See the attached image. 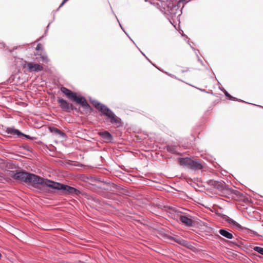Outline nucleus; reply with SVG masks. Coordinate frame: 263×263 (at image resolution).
Instances as JSON below:
<instances>
[{
  "label": "nucleus",
  "mask_w": 263,
  "mask_h": 263,
  "mask_svg": "<svg viewBox=\"0 0 263 263\" xmlns=\"http://www.w3.org/2000/svg\"><path fill=\"white\" fill-rule=\"evenodd\" d=\"M46 182V183L45 186L49 187L52 189L63 191L66 194L78 195L80 193L79 191L77 189L67 185H64L48 179H47Z\"/></svg>",
  "instance_id": "7ed1b4c3"
},
{
  "label": "nucleus",
  "mask_w": 263,
  "mask_h": 263,
  "mask_svg": "<svg viewBox=\"0 0 263 263\" xmlns=\"http://www.w3.org/2000/svg\"><path fill=\"white\" fill-rule=\"evenodd\" d=\"M73 101H74L77 102L78 104H81L83 107H84L85 109H90V106L86 101V99L83 97H77L76 95L74 97V99H73Z\"/></svg>",
  "instance_id": "423d86ee"
},
{
  "label": "nucleus",
  "mask_w": 263,
  "mask_h": 263,
  "mask_svg": "<svg viewBox=\"0 0 263 263\" xmlns=\"http://www.w3.org/2000/svg\"><path fill=\"white\" fill-rule=\"evenodd\" d=\"M61 91L64 93L68 99L72 100L76 95V93L65 87H62L61 88Z\"/></svg>",
  "instance_id": "6e6552de"
},
{
  "label": "nucleus",
  "mask_w": 263,
  "mask_h": 263,
  "mask_svg": "<svg viewBox=\"0 0 263 263\" xmlns=\"http://www.w3.org/2000/svg\"><path fill=\"white\" fill-rule=\"evenodd\" d=\"M225 95H226V96L229 97V98H232V97L231 96V95H230V94H229V93H228V92H227V91L226 92Z\"/></svg>",
  "instance_id": "4be33fe9"
},
{
  "label": "nucleus",
  "mask_w": 263,
  "mask_h": 263,
  "mask_svg": "<svg viewBox=\"0 0 263 263\" xmlns=\"http://www.w3.org/2000/svg\"><path fill=\"white\" fill-rule=\"evenodd\" d=\"M68 0H63L62 4L60 5L59 8H60L61 7H62L67 1H68Z\"/></svg>",
  "instance_id": "412c9836"
},
{
  "label": "nucleus",
  "mask_w": 263,
  "mask_h": 263,
  "mask_svg": "<svg viewBox=\"0 0 263 263\" xmlns=\"http://www.w3.org/2000/svg\"><path fill=\"white\" fill-rule=\"evenodd\" d=\"M40 58L42 60V61L43 62H45L46 63H47L49 61V60L48 59V57L46 55H42L41 54L40 55Z\"/></svg>",
  "instance_id": "6ab92c4d"
},
{
  "label": "nucleus",
  "mask_w": 263,
  "mask_h": 263,
  "mask_svg": "<svg viewBox=\"0 0 263 263\" xmlns=\"http://www.w3.org/2000/svg\"><path fill=\"white\" fill-rule=\"evenodd\" d=\"M50 130L51 132H53L55 134H57L62 137H65L66 136L65 133H64L63 132H62L61 130L57 128H50Z\"/></svg>",
  "instance_id": "4468645a"
},
{
  "label": "nucleus",
  "mask_w": 263,
  "mask_h": 263,
  "mask_svg": "<svg viewBox=\"0 0 263 263\" xmlns=\"http://www.w3.org/2000/svg\"><path fill=\"white\" fill-rule=\"evenodd\" d=\"M219 233L220 235L228 239H231L233 238V234L226 230L220 229L219 231Z\"/></svg>",
  "instance_id": "f8f14e48"
},
{
  "label": "nucleus",
  "mask_w": 263,
  "mask_h": 263,
  "mask_svg": "<svg viewBox=\"0 0 263 263\" xmlns=\"http://www.w3.org/2000/svg\"><path fill=\"white\" fill-rule=\"evenodd\" d=\"M42 49V45L41 44L39 43L37 44L36 47V50H39L40 49Z\"/></svg>",
  "instance_id": "aec40b11"
},
{
  "label": "nucleus",
  "mask_w": 263,
  "mask_h": 263,
  "mask_svg": "<svg viewBox=\"0 0 263 263\" xmlns=\"http://www.w3.org/2000/svg\"><path fill=\"white\" fill-rule=\"evenodd\" d=\"M93 105L104 115L107 117L110 120V122L117 125L120 124L121 120L106 106L99 103L97 100L91 101Z\"/></svg>",
  "instance_id": "f03ea898"
},
{
  "label": "nucleus",
  "mask_w": 263,
  "mask_h": 263,
  "mask_svg": "<svg viewBox=\"0 0 263 263\" xmlns=\"http://www.w3.org/2000/svg\"><path fill=\"white\" fill-rule=\"evenodd\" d=\"M192 159L189 158H181L178 159L179 164L189 168Z\"/></svg>",
  "instance_id": "1a4fd4ad"
},
{
  "label": "nucleus",
  "mask_w": 263,
  "mask_h": 263,
  "mask_svg": "<svg viewBox=\"0 0 263 263\" xmlns=\"http://www.w3.org/2000/svg\"><path fill=\"white\" fill-rule=\"evenodd\" d=\"M6 133L8 134H10L11 135H20L22 134V133L17 129H14L13 128L9 127L6 129Z\"/></svg>",
  "instance_id": "ddd939ff"
},
{
  "label": "nucleus",
  "mask_w": 263,
  "mask_h": 263,
  "mask_svg": "<svg viewBox=\"0 0 263 263\" xmlns=\"http://www.w3.org/2000/svg\"><path fill=\"white\" fill-rule=\"evenodd\" d=\"M166 148H167V151H168L172 153H173V154L176 153V151L175 150V147L174 146L168 145L167 146Z\"/></svg>",
  "instance_id": "dca6fc26"
},
{
  "label": "nucleus",
  "mask_w": 263,
  "mask_h": 263,
  "mask_svg": "<svg viewBox=\"0 0 263 263\" xmlns=\"http://www.w3.org/2000/svg\"><path fill=\"white\" fill-rule=\"evenodd\" d=\"M99 135L105 140L110 141L112 139V135L107 131L99 133Z\"/></svg>",
  "instance_id": "9b49d317"
},
{
  "label": "nucleus",
  "mask_w": 263,
  "mask_h": 263,
  "mask_svg": "<svg viewBox=\"0 0 263 263\" xmlns=\"http://www.w3.org/2000/svg\"><path fill=\"white\" fill-rule=\"evenodd\" d=\"M228 222L230 224H232V225L234 226L236 228H237L238 229H240V230L242 229V227L238 222H237L236 221H235L233 219L230 218L229 219H228Z\"/></svg>",
  "instance_id": "2eb2a0df"
},
{
  "label": "nucleus",
  "mask_w": 263,
  "mask_h": 263,
  "mask_svg": "<svg viewBox=\"0 0 263 263\" xmlns=\"http://www.w3.org/2000/svg\"><path fill=\"white\" fill-rule=\"evenodd\" d=\"M189 168L192 170H201L202 168V165L198 161L192 160Z\"/></svg>",
  "instance_id": "9d476101"
},
{
  "label": "nucleus",
  "mask_w": 263,
  "mask_h": 263,
  "mask_svg": "<svg viewBox=\"0 0 263 263\" xmlns=\"http://www.w3.org/2000/svg\"><path fill=\"white\" fill-rule=\"evenodd\" d=\"M6 175L7 177H12L15 180L24 182L34 187H37L39 185L45 186L47 180L33 174L24 172L7 171Z\"/></svg>",
  "instance_id": "f257e3e1"
},
{
  "label": "nucleus",
  "mask_w": 263,
  "mask_h": 263,
  "mask_svg": "<svg viewBox=\"0 0 263 263\" xmlns=\"http://www.w3.org/2000/svg\"><path fill=\"white\" fill-rule=\"evenodd\" d=\"M179 219L182 223L189 227L192 226L194 223L192 219L187 216L181 215L179 217Z\"/></svg>",
  "instance_id": "0eeeda50"
},
{
  "label": "nucleus",
  "mask_w": 263,
  "mask_h": 263,
  "mask_svg": "<svg viewBox=\"0 0 263 263\" xmlns=\"http://www.w3.org/2000/svg\"><path fill=\"white\" fill-rule=\"evenodd\" d=\"M176 241L183 246H186L187 245V241L182 239H178Z\"/></svg>",
  "instance_id": "a211bd4d"
},
{
  "label": "nucleus",
  "mask_w": 263,
  "mask_h": 263,
  "mask_svg": "<svg viewBox=\"0 0 263 263\" xmlns=\"http://www.w3.org/2000/svg\"><path fill=\"white\" fill-rule=\"evenodd\" d=\"M253 250L260 254L263 255V248L256 246L253 248Z\"/></svg>",
  "instance_id": "f3484780"
},
{
  "label": "nucleus",
  "mask_w": 263,
  "mask_h": 263,
  "mask_svg": "<svg viewBox=\"0 0 263 263\" xmlns=\"http://www.w3.org/2000/svg\"><path fill=\"white\" fill-rule=\"evenodd\" d=\"M23 67L27 68L28 71L30 72H39L43 70V67L42 65L39 64L28 62H25Z\"/></svg>",
  "instance_id": "20e7f679"
},
{
  "label": "nucleus",
  "mask_w": 263,
  "mask_h": 263,
  "mask_svg": "<svg viewBox=\"0 0 263 263\" xmlns=\"http://www.w3.org/2000/svg\"><path fill=\"white\" fill-rule=\"evenodd\" d=\"M58 102L60 104V107L64 111H69L70 110L72 109V105L69 103L66 100L62 98H59Z\"/></svg>",
  "instance_id": "39448f33"
}]
</instances>
